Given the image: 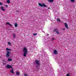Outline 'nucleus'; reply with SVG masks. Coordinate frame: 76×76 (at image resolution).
I'll list each match as a JSON object with an SVG mask.
<instances>
[{
	"label": "nucleus",
	"instance_id": "nucleus-1",
	"mask_svg": "<svg viewBox=\"0 0 76 76\" xmlns=\"http://www.w3.org/2000/svg\"><path fill=\"white\" fill-rule=\"evenodd\" d=\"M23 51L24 52L23 56L24 57H26V54L28 53V50L26 48L24 47L23 48Z\"/></svg>",
	"mask_w": 76,
	"mask_h": 76
},
{
	"label": "nucleus",
	"instance_id": "nucleus-2",
	"mask_svg": "<svg viewBox=\"0 0 76 76\" xmlns=\"http://www.w3.org/2000/svg\"><path fill=\"white\" fill-rule=\"evenodd\" d=\"M38 4L39 6H40L41 7H47V5H45L44 3H43L42 4L39 3Z\"/></svg>",
	"mask_w": 76,
	"mask_h": 76
},
{
	"label": "nucleus",
	"instance_id": "nucleus-3",
	"mask_svg": "<svg viewBox=\"0 0 76 76\" xmlns=\"http://www.w3.org/2000/svg\"><path fill=\"white\" fill-rule=\"evenodd\" d=\"M7 69H13V67L11 65L7 64Z\"/></svg>",
	"mask_w": 76,
	"mask_h": 76
},
{
	"label": "nucleus",
	"instance_id": "nucleus-4",
	"mask_svg": "<svg viewBox=\"0 0 76 76\" xmlns=\"http://www.w3.org/2000/svg\"><path fill=\"white\" fill-rule=\"evenodd\" d=\"M10 56V52L7 51L6 54V57H9Z\"/></svg>",
	"mask_w": 76,
	"mask_h": 76
},
{
	"label": "nucleus",
	"instance_id": "nucleus-5",
	"mask_svg": "<svg viewBox=\"0 0 76 76\" xmlns=\"http://www.w3.org/2000/svg\"><path fill=\"white\" fill-rule=\"evenodd\" d=\"M35 63H36L37 65H39V61L38 60H36L35 61Z\"/></svg>",
	"mask_w": 76,
	"mask_h": 76
},
{
	"label": "nucleus",
	"instance_id": "nucleus-6",
	"mask_svg": "<svg viewBox=\"0 0 76 76\" xmlns=\"http://www.w3.org/2000/svg\"><path fill=\"white\" fill-rule=\"evenodd\" d=\"M58 30V29H55L53 31V32H56L57 34H60V33H59V32H58V31H57Z\"/></svg>",
	"mask_w": 76,
	"mask_h": 76
},
{
	"label": "nucleus",
	"instance_id": "nucleus-7",
	"mask_svg": "<svg viewBox=\"0 0 76 76\" xmlns=\"http://www.w3.org/2000/svg\"><path fill=\"white\" fill-rule=\"evenodd\" d=\"M57 51L56 50H55L53 52V54H58V53H57Z\"/></svg>",
	"mask_w": 76,
	"mask_h": 76
},
{
	"label": "nucleus",
	"instance_id": "nucleus-8",
	"mask_svg": "<svg viewBox=\"0 0 76 76\" xmlns=\"http://www.w3.org/2000/svg\"><path fill=\"white\" fill-rule=\"evenodd\" d=\"M65 26L67 29H69V28L67 26H68V25H67V23H65Z\"/></svg>",
	"mask_w": 76,
	"mask_h": 76
},
{
	"label": "nucleus",
	"instance_id": "nucleus-9",
	"mask_svg": "<svg viewBox=\"0 0 76 76\" xmlns=\"http://www.w3.org/2000/svg\"><path fill=\"white\" fill-rule=\"evenodd\" d=\"M6 25H9L11 27H12V25H11V24L10 23H9L7 22L6 23Z\"/></svg>",
	"mask_w": 76,
	"mask_h": 76
},
{
	"label": "nucleus",
	"instance_id": "nucleus-10",
	"mask_svg": "<svg viewBox=\"0 0 76 76\" xmlns=\"http://www.w3.org/2000/svg\"><path fill=\"white\" fill-rule=\"evenodd\" d=\"M4 7H1V10H2V11H4V10H5L3 9Z\"/></svg>",
	"mask_w": 76,
	"mask_h": 76
},
{
	"label": "nucleus",
	"instance_id": "nucleus-11",
	"mask_svg": "<svg viewBox=\"0 0 76 76\" xmlns=\"http://www.w3.org/2000/svg\"><path fill=\"white\" fill-rule=\"evenodd\" d=\"M6 50H7V51H12V49H9V48H7Z\"/></svg>",
	"mask_w": 76,
	"mask_h": 76
},
{
	"label": "nucleus",
	"instance_id": "nucleus-12",
	"mask_svg": "<svg viewBox=\"0 0 76 76\" xmlns=\"http://www.w3.org/2000/svg\"><path fill=\"white\" fill-rule=\"evenodd\" d=\"M8 61H12V59L10 58H8Z\"/></svg>",
	"mask_w": 76,
	"mask_h": 76
},
{
	"label": "nucleus",
	"instance_id": "nucleus-13",
	"mask_svg": "<svg viewBox=\"0 0 76 76\" xmlns=\"http://www.w3.org/2000/svg\"><path fill=\"white\" fill-rule=\"evenodd\" d=\"M14 26H15V27L16 28V27H17L18 26V24H17V23H15Z\"/></svg>",
	"mask_w": 76,
	"mask_h": 76
},
{
	"label": "nucleus",
	"instance_id": "nucleus-14",
	"mask_svg": "<svg viewBox=\"0 0 76 76\" xmlns=\"http://www.w3.org/2000/svg\"><path fill=\"white\" fill-rule=\"evenodd\" d=\"M57 21H58L59 22H61V21L60 20V19H59V18H57Z\"/></svg>",
	"mask_w": 76,
	"mask_h": 76
},
{
	"label": "nucleus",
	"instance_id": "nucleus-15",
	"mask_svg": "<svg viewBox=\"0 0 76 76\" xmlns=\"http://www.w3.org/2000/svg\"><path fill=\"white\" fill-rule=\"evenodd\" d=\"M49 1H50V3H53L54 1V0H48Z\"/></svg>",
	"mask_w": 76,
	"mask_h": 76
},
{
	"label": "nucleus",
	"instance_id": "nucleus-16",
	"mask_svg": "<svg viewBox=\"0 0 76 76\" xmlns=\"http://www.w3.org/2000/svg\"><path fill=\"white\" fill-rule=\"evenodd\" d=\"M7 3L9 4L10 3V0H7Z\"/></svg>",
	"mask_w": 76,
	"mask_h": 76
},
{
	"label": "nucleus",
	"instance_id": "nucleus-17",
	"mask_svg": "<svg viewBox=\"0 0 76 76\" xmlns=\"http://www.w3.org/2000/svg\"><path fill=\"white\" fill-rule=\"evenodd\" d=\"M13 37L14 38H15L16 37V35H15V34L14 33L13 34Z\"/></svg>",
	"mask_w": 76,
	"mask_h": 76
},
{
	"label": "nucleus",
	"instance_id": "nucleus-18",
	"mask_svg": "<svg viewBox=\"0 0 76 76\" xmlns=\"http://www.w3.org/2000/svg\"><path fill=\"white\" fill-rule=\"evenodd\" d=\"M10 72H11L12 73H14V72H13V68H12V70L10 71Z\"/></svg>",
	"mask_w": 76,
	"mask_h": 76
},
{
	"label": "nucleus",
	"instance_id": "nucleus-19",
	"mask_svg": "<svg viewBox=\"0 0 76 76\" xmlns=\"http://www.w3.org/2000/svg\"><path fill=\"white\" fill-rule=\"evenodd\" d=\"M16 75H20V73L19 72H17L16 73Z\"/></svg>",
	"mask_w": 76,
	"mask_h": 76
},
{
	"label": "nucleus",
	"instance_id": "nucleus-20",
	"mask_svg": "<svg viewBox=\"0 0 76 76\" xmlns=\"http://www.w3.org/2000/svg\"><path fill=\"white\" fill-rule=\"evenodd\" d=\"M33 35L34 36H36V35H37V33H34L33 34Z\"/></svg>",
	"mask_w": 76,
	"mask_h": 76
},
{
	"label": "nucleus",
	"instance_id": "nucleus-21",
	"mask_svg": "<svg viewBox=\"0 0 76 76\" xmlns=\"http://www.w3.org/2000/svg\"><path fill=\"white\" fill-rule=\"evenodd\" d=\"M70 1L71 2L73 3L75 1V0H70Z\"/></svg>",
	"mask_w": 76,
	"mask_h": 76
},
{
	"label": "nucleus",
	"instance_id": "nucleus-22",
	"mask_svg": "<svg viewBox=\"0 0 76 76\" xmlns=\"http://www.w3.org/2000/svg\"><path fill=\"white\" fill-rule=\"evenodd\" d=\"M8 45H10L11 44V43L10 42H8Z\"/></svg>",
	"mask_w": 76,
	"mask_h": 76
},
{
	"label": "nucleus",
	"instance_id": "nucleus-23",
	"mask_svg": "<svg viewBox=\"0 0 76 76\" xmlns=\"http://www.w3.org/2000/svg\"><path fill=\"white\" fill-rule=\"evenodd\" d=\"M51 40H52V41H54V39L52 38L51 39Z\"/></svg>",
	"mask_w": 76,
	"mask_h": 76
},
{
	"label": "nucleus",
	"instance_id": "nucleus-24",
	"mask_svg": "<svg viewBox=\"0 0 76 76\" xmlns=\"http://www.w3.org/2000/svg\"><path fill=\"white\" fill-rule=\"evenodd\" d=\"M0 5H3V3L1 2H0Z\"/></svg>",
	"mask_w": 76,
	"mask_h": 76
},
{
	"label": "nucleus",
	"instance_id": "nucleus-25",
	"mask_svg": "<svg viewBox=\"0 0 76 76\" xmlns=\"http://www.w3.org/2000/svg\"><path fill=\"white\" fill-rule=\"evenodd\" d=\"M66 76H70V75H69V74H67Z\"/></svg>",
	"mask_w": 76,
	"mask_h": 76
},
{
	"label": "nucleus",
	"instance_id": "nucleus-26",
	"mask_svg": "<svg viewBox=\"0 0 76 76\" xmlns=\"http://www.w3.org/2000/svg\"><path fill=\"white\" fill-rule=\"evenodd\" d=\"M2 61L4 62L5 61V60L4 59H3L2 60Z\"/></svg>",
	"mask_w": 76,
	"mask_h": 76
},
{
	"label": "nucleus",
	"instance_id": "nucleus-27",
	"mask_svg": "<svg viewBox=\"0 0 76 76\" xmlns=\"http://www.w3.org/2000/svg\"><path fill=\"white\" fill-rule=\"evenodd\" d=\"M36 69H38V66H36Z\"/></svg>",
	"mask_w": 76,
	"mask_h": 76
},
{
	"label": "nucleus",
	"instance_id": "nucleus-28",
	"mask_svg": "<svg viewBox=\"0 0 76 76\" xmlns=\"http://www.w3.org/2000/svg\"><path fill=\"white\" fill-rule=\"evenodd\" d=\"M24 76H27V75H26V74H24Z\"/></svg>",
	"mask_w": 76,
	"mask_h": 76
},
{
	"label": "nucleus",
	"instance_id": "nucleus-29",
	"mask_svg": "<svg viewBox=\"0 0 76 76\" xmlns=\"http://www.w3.org/2000/svg\"><path fill=\"white\" fill-rule=\"evenodd\" d=\"M63 30H65V28H63Z\"/></svg>",
	"mask_w": 76,
	"mask_h": 76
},
{
	"label": "nucleus",
	"instance_id": "nucleus-30",
	"mask_svg": "<svg viewBox=\"0 0 76 76\" xmlns=\"http://www.w3.org/2000/svg\"><path fill=\"white\" fill-rule=\"evenodd\" d=\"M16 12H19V11H16Z\"/></svg>",
	"mask_w": 76,
	"mask_h": 76
},
{
	"label": "nucleus",
	"instance_id": "nucleus-31",
	"mask_svg": "<svg viewBox=\"0 0 76 76\" xmlns=\"http://www.w3.org/2000/svg\"><path fill=\"white\" fill-rule=\"evenodd\" d=\"M47 36H48L49 35V34H47Z\"/></svg>",
	"mask_w": 76,
	"mask_h": 76
},
{
	"label": "nucleus",
	"instance_id": "nucleus-32",
	"mask_svg": "<svg viewBox=\"0 0 76 76\" xmlns=\"http://www.w3.org/2000/svg\"><path fill=\"white\" fill-rule=\"evenodd\" d=\"M5 6H6V7H7V5H5Z\"/></svg>",
	"mask_w": 76,
	"mask_h": 76
},
{
	"label": "nucleus",
	"instance_id": "nucleus-33",
	"mask_svg": "<svg viewBox=\"0 0 76 76\" xmlns=\"http://www.w3.org/2000/svg\"><path fill=\"white\" fill-rule=\"evenodd\" d=\"M0 58H1V57L0 56Z\"/></svg>",
	"mask_w": 76,
	"mask_h": 76
},
{
	"label": "nucleus",
	"instance_id": "nucleus-34",
	"mask_svg": "<svg viewBox=\"0 0 76 76\" xmlns=\"http://www.w3.org/2000/svg\"><path fill=\"white\" fill-rule=\"evenodd\" d=\"M4 64H5V63H4Z\"/></svg>",
	"mask_w": 76,
	"mask_h": 76
}]
</instances>
